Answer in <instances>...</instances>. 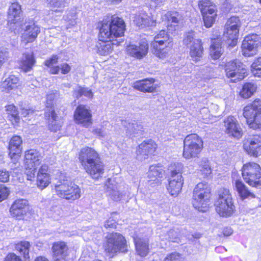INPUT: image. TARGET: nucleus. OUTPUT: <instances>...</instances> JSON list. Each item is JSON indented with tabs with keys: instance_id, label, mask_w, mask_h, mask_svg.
I'll return each mask as SVG.
<instances>
[{
	"instance_id": "nucleus-24",
	"label": "nucleus",
	"mask_w": 261,
	"mask_h": 261,
	"mask_svg": "<svg viewBox=\"0 0 261 261\" xmlns=\"http://www.w3.org/2000/svg\"><path fill=\"white\" fill-rule=\"evenodd\" d=\"M158 145L152 139L143 141L137 147V154L144 156V159L149 156H154L157 153Z\"/></svg>"
},
{
	"instance_id": "nucleus-54",
	"label": "nucleus",
	"mask_w": 261,
	"mask_h": 261,
	"mask_svg": "<svg viewBox=\"0 0 261 261\" xmlns=\"http://www.w3.org/2000/svg\"><path fill=\"white\" fill-rule=\"evenodd\" d=\"M61 70L62 74H66L70 70V66H62Z\"/></svg>"
},
{
	"instance_id": "nucleus-13",
	"label": "nucleus",
	"mask_w": 261,
	"mask_h": 261,
	"mask_svg": "<svg viewBox=\"0 0 261 261\" xmlns=\"http://www.w3.org/2000/svg\"><path fill=\"white\" fill-rule=\"evenodd\" d=\"M41 155L36 149H28L25 151L24 167L27 179L33 180L35 177L37 166L41 163Z\"/></svg>"
},
{
	"instance_id": "nucleus-42",
	"label": "nucleus",
	"mask_w": 261,
	"mask_h": 261,
	"mask_svg": "<svg viewBox=\"0 0 261 261\" xmlns=\"http://www.w3.org/2000/svg\"><path fill=\"white\" fill-rule=\"evenodd\" d=\"M74 94L77 99H79L82 96H85L90 98H92L93 96V94L91 90L82 87H80L78 89L75 90Z\"/></svg>"
},
{
	"instance_id": "nucleus-14",
	"label": "nucleus",
	"mask_w": 261,
	"mask_h": 261,
	"mask_svg": "<svg viewBox=\"0 0 261 261\" xmlns=\"http://www.w3.org/2000/svg\"><path fill=\"white\" fill-rule=\"evenodd\" d=\"M13 246L14 250L19 255L14 252L9 253L5 256L3 261H23L21 256L25 260H30L31 244L29 241H20L15 243Z\"/></svg>"
},
{
	"instance_id": "nucleus-3",
	"label": "nucleus",
	"mask_w": 261,
	"mask_h": 261,
	"mask_svg": "<svg viewBox=\"0 0 261 261\" xmlns=\"http://www.w3.org/2000/svg\"><path fill=\"white\" fill-rule=\"evenodd\" d=\"M212 189L206 182H200L195 187L192 199L193 207L198 211L206 212L212 199Z\"/></svg>"
},
{
	"instance_id": "nucleus-9",
	"label": "nucleus",
	"mask_w": 261,
	"mask_h": 261,
	"mask_svg": "<svg viewBox=\"0 0 261 261\" xmlns=\"http://www.w3.org/2000/svg\"><path fill=\"white\" fill-rule=\"evenodd\" d=\"M55 190L59 197L70 202L79 199L81 196L80 187L67 178L60 180L55 185Z\"/></svg>"
},
{
	"instance_id": "nucleus-10",
	"label": "nucleus",
	"mask_w": 261,
	"mask_h": 261,
	"mask_svg": "<svg viewBox=\"0 0 261 261\" xmlns=\"http://www.w3.org/2000/svg\"><path fill=\"white\" fill-rule=\"evenodd\" d=\"M204 148V142L196 134L188 135L183 141L182 156L186 159L198 158Z\"/></svg>"
},
{
	"instance_id": "nucleus-31",
	"label": "nucleus",
	"mask_w": 261,
	"mask_h": 261,
	"mask_svg": "<svg viewBox=\"0 0 261 261\" xmlns=\"http://www.w3.org/2000/svg\"><path fill=\"white\" fill-rule=\"evenodd\" d=\"M209 56L213 60L219 59L223 53L222 41L220 35L211 39Z\"/></svg>"
},
{
	"instance_id": "nucleus-50",
	"label": "nucleus",
	"mask_w": 261,
	"mask_h": 261,
	"mask_svg": "<svg viewBox=\"0 0 261 261\" xmlns=\"http://www.w3.org/2000/svg\"><path fill=\"white\" fill-rule=\"evenodd\" d=\"M35 110L33 108H23L21 109V113L24 117H28L34 113Z\"/></svg>"
},
{
	"instance_id": "nucleus-23",
	"label": "nucleus",
	"mask_w": 261,
	"mask_h": 261,
	"mask_svg": "<svg viewBox=\"0 0 261 261\" xmlns=\"http://www.w3.org/2000/svg\"><path fill=\"white\" fill-rule=\"evenodd\" d=\"M23 140L20 136L14 135L10 138L8 145V155L11 159L18 160L22 153Z\"/></svg>"
},
{
	"instance_id": "nucleus-58",
	"label": "nucleus",
	"mask_w": 261,
	"mask_h": 261,
	"mask_svg": "<svg viewBox=\"0 0 261 261\" xmlns=\"http://www.w3.org/2000/svg\"><path fill=\"white\" fill-rule=\"evenodd\" d=\"M253 65H261V56L255 59Z\"/></svg>"
},
{
	"instance_id": "nucleus-53",
	"label": "nucleus",
	"mask_w": 261,
	"mask_h": 261,
	"mask_svg": "<svg viewBox=\"0 0 261 261\" xmlns=\"http://www.w3.org/2000/svg\"><path fill=\"white\" fill-rule=\"evenodd\" d=\"M34 261H49V260L44 256L40 255L36 257Z\"/></svg>"
},
{
	"instance_id": "nucleus-35",
	"label": "nucleus",
	"mask_w": 261,
	"mask_h": 261,
	"mask_svg": "<svg viewBox=\"0 0 261 261\" xmlns=\"http://www.w3.org/2000/svg\"><path fill=\"white\" fill-rule=\"evenodd\" d=\"M135 250L138 255L141 257H146L150 252L149 241L141 238H135L134 239Z\"/></svg>"
},
{
	"instance_id": "nucleus-34",
	"label": "nucleus",
	"mask_w": 261,
	"mask_h": 261,
	"mask_svg": "<svg viewBox=\"0 0 261 261\" xmlns=\"http://www.w3.org/2000/svg\"><path fill=\"white\" fill-rule=\"evenodd\" d=\"M134 23L140 28H144L156 25V20L145 12L136 14L134 17Z\"/></svg>"
},
{
	"instance_id": "nucleus-15",
	"label": "nucleus",
	"mask_w": 261,
	"mask_h": 261,
	"mask_svg": "<svg viewBox=\"0 0 261 261\" xmlns=\"http://www.w3.org/2000/svg\"><path fill=\"white\" fill-rule=\"evenodd\" d=\"M261 47V40L255 34H251L244 38L241 44V52L245 57H251L257 54L259 48Z\"/></svg>"
},
{
	"instance_id": "nucleus-62",
	"label": "nucleus",
	"mask_w": 261,
	"mask_h": 261,
	"mask_svg": "<svg viewBox=\"0 0 261 261\" xmlns=\"http://www.w3.org/2000/svg\"><path fill=\"white\" fill-rule=\"evenodd\" d=\"M3 58L2 57L1 53H0V65L3 63Z\"/></svg>"
},
{
	"instance_id": "nucleus-56",
	"label": "nucleus",
	"mask_w": 261,
	"mask_h": 261,
	"mask_svg": "<svg viewBox=\"0 0 261 261\" xmlns=\"http://www.w3.org/2000/svg\"><path fill=\"white\" fill-rule=\"evenodd\" d=\"M242 63L239 59H235L230 62V65H240Z\"/></svg>"
},
{
	"instance_id": "nucleus-60",
	"label": "nucleus",
	"mask_w": 261,
	"mask_h": 261,
	"mask_svg": "<svg viewBox=\"0 0 261 261\" xmlns=\"http://www.w3.org/2000/svg\"><path fill=\"white\" fill-rule=\"evenodd\" d=\"M111 4H117L121 3L123 0H108Z\"/></svg>"
},
{
	"instance_id": "nucleus-55",
	"label": "nucleus",
	"mask_w": 261,
	"mask_h": 261,
	"mask_svg": "<svg viewBox=\"0 0 261 261\" xmlns=\"http://www.w3.org/2000/svg\"><path fill=\"white\" fill-rule=\"evenodd\" d=\"M59 67L60 66H53L52 68L50 69V72L51 74L58 73L60 70Z\"/></svg>"
},
{
	"instance_id": "nucleus-20",
	"label": "nucleus",
	"mask_w": 261,
	"mask_h": 261,
	"mask_svg": "<svg viewBox=\"0 0 261 261\" xmlns=\"http://www.w3.org/2000/svg\"><path fill=\"white\" fill-rule=\"evenodd\" d=\"M44 115L49 130L56 132L61 129L62 124L59 121L58 112L56 110L53 103L45 106Z\"/></svg>"
},
{
	"instance_id": "nucleus-47",
	"label": "nucleus",
	"mask_w": 261,
	"mask_h": 261,
	"mask_svg": "<svg viewBox=\"0 0 261 261\" xmlns=\"http://www.w3.org/2000/svg\"><path fill=\"white\" fill-rule=\"evenodd\" d=\"M233 233V230L229 226H226L223 227L218 234L219 238L228 237L231 236Z\"/></svg>"
},
{
	"instance_id": "nucleus-2",
	"label": "nucleus",
	"mask_w": 261,
	"mask_h": 261,
	"mask_svg": "<svg viewBox=\"0 0 261 261\" xmlns=\"http://www.w3.org/2000/svg\"><path fill=\"white\" fill-rule=\"evenodd\" d=\"M78 158L84 170L92 178L97 180L102 176L105 165L100 154L94 148L85 146L81 148Z\"/></svg>"
},
{
	"instance_id": "nucleus-63",
	"label": "nucleus",
	"mask_w": 261,
	"mask_h": 261,
	"mask_svg": "<svg viewBox=\"0 0 261 261\" xmlns=\"http://www.w3.org/2000/svg\"><path fill=\"white\" fill-rule=\"evenodd\" d=\"M92 261H102V260L101 259H95Z\"/></svg>"
},
{
	"instance_id": "nucleus-32",
	"label": "nucleus",
	"mask_w": 261,
	"mask_h": 261,
	"mask_svg": "<svg viewBox=\"0 0 261 261\" xmlns=\"http://www.w3.org/2000/svg\"><path fill=\"white\" fill-rule=\"evenodd\" d=\"M148 47V44L146 41H142L139 45H128L127 47V51L131 56L141 59L147 54Z\"/></svg>"
},
{
	"instance_id": "nucleus-5",
	"label": "nucleus",
	"mask_w": 261,
	"mask_h": 261,
	"mask_svg": "<svg viewBox=\"0 0 261 261\" xmlns=\"http://www.w3.org/2000/svg\"><path fill=\"white\" fill-rule=\"evenodd\" d=\"M105 253L112 255L111 257L118 253H126L128 251L127 241L122 234L117 232L109 233L102 243Z\"/></svg>"
},
{
	"instance_id": "nucleus-37",
	"label": "nucleus",
	"mask_w": 261,
	"mask_h": 261,
	"mask_svg": "<svg viewBox=\"0 0 261 261\" xmlns=\"http://www.w3.org/2000/svg\"><path fill=\"white\" fill-rule=\"evenodd\" d=\"M234 186L241 200H244L246 199L255 197V194L249 190L241 179H237L235 181Z\"/></svg>"
},
{
	"instance_id": "nucleus-30",
	"label": "nucleus",
	"mask_w": 261,
	"mask_h": 261,
	"mask_svg": "<svg viewBox=\"0 0 261 261\" xmlns=\"http://www.w3.org/2000/svg\"><path fill=\"white\" fill-rule=\"evenodd\" d=\"M5 108L7 120L13 127L19 126L21 118L17 107L11 103L7 105Z\"/></svg>"
},
{
	"instance_id": "nucleus-27",
	"label": "nucleus",
	"mask_w": 261,
	"mask_h": 261,
	"mask_svg": "<svg viewBox=\"0 0 261 261\" xmlns=\"http://www.w3.org/2000/svg\"><path fill=\"white\" fill-rule=\"evenodd\" d=\"M23 11L21 6L18 2H13L10 5L7 11L8 22L10 24H16L23 21Z\"/></svg>"
},
{
	"instance_id": "nucleus-36",
	"label": "nucleus",
	"mask_w": 261,
	"mask_h": 261,
	"mask_svg": "<svg viewBox=\"0 0 261 261\" xmlns=\"http://www.w3.org/2000/svg\"><path fill=\"white\" fill-rule=\"evenodd\" d=\"M239 30L224 27L223 36L225 38V42L228 47H234L238 42Z\"/></svg>"
},
{
	"instance_id": "nucleus-11",
	"label": "nucleus",
	"mask_w": 261,
	"mask_h": 261,
	"mask_svg": "<svg viewBox=\"0 0 261 261\" xmlns=\"http://www.w3.org/2000/svg\"><path fill=\"white\" fill-rule=\"evenodd\" d=\"M244 181L252 187L261 186V166L255 162H248L241 169Z\"/></svg>"
},
{
	"instance_id": "nucleus-16",
	"label": "nucleus",
	"mask_w": 261,
	"mask_h": 261,
	"mask_svg": "<svg viewBox=\"0 0 261 261\" xmlns=\"http://www.w3.org/2000/svg\"><path fill=\"white\" fill-rule=\"evenodd\" d=\"M73 119L75 123L83 127L88 128L93 123L92 112L90 109L85 105H79L75 108Z\"/></svg>"
},
{
	"instance_id": "nucleus-43",
	"label": "nucleus",
	"mask_w": 261,
	"mask_h": 261,
	"mask_svg": "<svg viewBox=\"0 0 261 261\" xmlns=\"http://www.w3.org/2000/svg\"><path fill=\"white\" fill-rule=\"evenodd\" d=\"M166 18L169 22L178 24L179 23L180 15L177 11H169L165 15Z\"/></svg>"
},
{
	"instance_id": "nucleus-7",
	"label": "nucleus",
	"mask_w": 261,
	"mask_h": 261,
	"mask_svg": "<svg viewBox=\"0 0 261 261\" xmlns=\"http://www.w3.org/2000/svg\"><path fill=\"white\" fill-rule=\"evenodd\" d=\"M243 116L250 128L261 130V99L255 98L246 105L243 109Z\"/></svg>"
},
{
	"instance_id": "nucleus-51",
	"label": "nucleus",
	"mask_w": 261,
	"mask_h": 261,
	"mask_svg": "<svg viewBox=\"0 0 261 261\" xmlns=\"http://www.w3.org/2000/svg\"><path fill=\"white\" fill-rule=\"evenodd\" d=\"M58 57L56 55H52L45 61V65H51L56 64L58 61Z\"/></svg>"
},
{
	"instance_id": "nucleus-46",
	"label": "nucleus",
	"mask_w": 261,
	"mask_h": 261,
	"mask_svg": "<svg viewBox=\"0 0 261 261\" xmlns=\"http://www.w3.org/2000/svg\"><path fill=\"white\" fill-rule=\"evenodd\" d=\"M10 194L9 188L5 186L0 185V202L6 200Z\"/></svg>"
},
{
	"instance_id": "nucleus-44",
	"label": "nucleus",
	"mask_w": 261,
	"mask_h": 261,
	"mask_svg": "<svg viewBox=\"0 0 261 261\" xmlns=\"http://www.w3.org/2000/svg\"><path fill=\"white\" fill-rule=\"evenodd\" d=\"M163 261H184L182 254L177 252H173L168 254Z\"/></svg>"
},
{
	"instance_id": "nucleus-64",
	"label": "nucleus",
	"mask_w": 261,
	"mask_h": 261,
	"mask_svg": "<svg viewBox=\"0 0 261 261\" xmlns=\"http://www.w3.org/2000/svg\"><path fill=\"white\" fill-rule=\"evenodd\" d=\"M32 67V66H26V67H27V70H29V69H31Z\"/></svg>"
},
{
	"instance_id": "nucleus-21",
	"label": "nucleus",
	"mask_w": 261,
	"mask_h": 261,
	"mask_svg": "<svg viewBox=\"0 0 261 261\" xmlns=\"http://www.w3.org/2000/svg\"><path fill=\"white\" fill-rule=\"evenodd\" d=\"M53 261H68L69 248L67 243L63 241L53 243L51 248Z\"/></svg>"
},
{
	"instance_id": "nucleus-48",
	"label": "nucleus",
	"mask_w": 261,
	"mask_h": 261,
	"mask_svg": "<svg viewBox=\"0 0 261 261\" xmlns=\"http://www.w3.org/2000/svg\"><path fill=\"white\" fill-rule=\"evenodd\" d=\"M10 173L5 169H0V182L5 183L9 181Z\"/></svg>"
},
{
	"instance_id": "nucleus-38",
	"label": "nucleus",
	"mask_w": 261,
	"mask_h": 261,
	"mask_svg": "<svg viewBox=\"0 0 261 261\" xmlns=\"http://www.w3.org/2000/svg\"><path fill=\"white\" fill-rule=\"evenodd\" d=\"M257 90V85L252 82H245L242 86L239 95L243 99H247L251 98L256 92Z\"/></svg>"
},
{
	"instance_id": "nucleus-6",
	"label": "nucleus",
	"mask_w": 261,
	"mask_h": 261,
	"mask_svg": "<svg viewBox=\"0 0 261 261\" xmlns=\"http://www.w3.org/2000/svg\"><path fill=\"white\" fill-rule=\"evenodd\" d=\"M172 47L169 33L165 30H160L150 42V51L156 57L164 59L167 57Z\"/></svg>"
},
{
	"instance_id": "nucleus-41",
	"label": "nucleus",
	"mask_w": 261,
	"mask_h": 261,
	"mask_svg": "<svg viewBox=\"0 0 261 261\" xmlns=\"http://www.w3.org/2000/svg\"><path fill=\"white\" fill-rule=\"evenodd\" d=\"M21 62L22 65H34L36 59L33 52L24 53L22 55Z\"/></svg>"
},
{
	"instance_id": "nucleus-1",
	"label": "nucleus",
	"mask_w": 261,
	"mask_h": 261,
	"mask_svg": "<svg viewBox=\"0 0 261 261\" xmlns=\"http://www.w3.org/2000/svg\"><path fill=\"white\" fill-rule=\"evenodd\" d=\"M98 42L96 45L97 52L101 55L110 54L114 45H120L118 38L124 37L126 24L122 17L115 15L107 17L97 24Z\"/></svg>"
},
{
	"instance_id": "nucleus-61",
	"label": "nucleus",
	"mask_w": 261,
	"mask_h": 261,
	"mask_svg": "<svg viewBox=\"0 0 261 261\" xmlns=\"http://www.w3.org/2000/svg\"><path fill=\"white\" fill-rule=\"evenodd\" d=\"M93 132H94V133L96 134H100L101 133V130L100 129H98V128H96V129H94L93 130Z\"/></svg>"
},
{
	"instance_id": "nucleus-12",
	"label": "nucleus",
	"mask_w": 261,
	"mask_h": 261,
	"mask_svg": "<svg viewBox=\"0 0 261 261\" xmlns=\"http://www.w3.org/2000/svg\"><path fill=\"white\" fill-rule=\"evenodd\" d=\"M204 25L206 28H211L218 17V7L211 0H200L198 3Z\"/></svg>"
},
{
	"instance_id": "nucleus-18",
	"label": "nucleus",
	"mask_w": 261,
	"mask_h": 261,
	"mask_svg": "<svg viewBox=\"0 0 261 261\" xmlns=\"http://www.w3.org/2000/svg\"><path fill=\"white\" fill-rule=\"evenodd\" d=\"M243 147L246 153L251 156L257 158L261 155V135L254 134L245 138Z\"/></svg>"
},
{
	"instance_id": "nucleus-57",
	"label": "nucleus",
	"mask_w": 261,
	"mask_h": 261,
	"mask_svg": "<svg viewBox=\"0 0 261 261\" xmlns=\"http://www.w3.org/2000/svg\"><path fill=\"white\" fill-rule=\"evenodd\" d=\"M166 0H148L151 3H153L156 5H159L163 3H164Z\"/></svg>"
},
{
	"instance_id": "nucleus-22",
	"label": "nucleus",
	"mask_w": 261,
	"mask_h": 261,
	"mask_svg": "<svg viewBox=\"0 0 261 261\" xmlns=\"http://www.w3.org/2000/svg\"><path fill=\"white\" fill-rule=\"evenodd\" d=\"M51 182V174L49 166L47 164H43L37 171L36 185L38 189L43 190Z\"/></svg>"
},
{
	"instance_id": "nucleus-17",
	"label": "nucleus",
	"mask_w": 261,
	"mask_h": 261,
	"mask_svg": "<svg viewBox=\"0 0 261 261\" xmlns=\"http://www.w3.org/2000/svg\"><path fill=\"white\" fill-rule=\"evenodd\" d=\"M224 132L229 137L240 139L243 136V129L237 118L232 115L226 116L223 120Z\"/></svg>"
},
{
	"instance_id": "nucleus-33",
	"label": "nucleus",
	"mask_w": 261,
	"mask_h": 261,
	"mask_svg": "<svg viewBox=\"0 0 261 261\" xmlns=\"http://www.w3.org/2000/svg\"><path fill=\"white\" fill-rule=\"evenodd\" d=\"M225 71L228 78L233 79L236 82L243 80L247 75L246 69L242 66H225Z\"/></svg>"
},
{
	"instance_id": "nucleus-8",
	"label": "nucleus",
	"mask_w": 261,
	"mask_h": 261,
	"mask_svg": "<svg viewBox=\"0 0 261 261\" xmlns=\"http://www.w3.org/2000/svg\"><path fill=\"white\" fill-rule=\"evenodd\" d=\"M169 170L170 175L167 189L171 196L176 197L180 193L184 185V179L182 175L184 166L180 163H171L169 166Z\"/></svg>"
},
{
	"instance_id": "nucleus-19",
	"label": "nucleus",
	"mask_w": 261,
	"mask_h": 261,
	"mask_svg": "<svg viewBox=\"0 0 261 261\" xmlns=\"http://www.w3.org/2000/svg\"><path fill=\"white\" fill-rule=\"evenodd\" d=\"M24 24L23 32L21 36V41L26 45L36 41L40 33V28L34 20L25 21Z\"/></svg>"
},
{
	"instance_id": "nucleus-4",
	"label": "nucleus",
	"mask_w": 261,
	"mask_h": 261,
	"mask_svg": "<svg viewBox=\"0 0 261 261\" xmlns=\"http://www.w3.org/2000/svg\"><path fill=\"white\" fill-rule=\"evenodd\" d=\"M214 206L216 213L221 217L229 218L236 212V207L232 195L230 191L225 188L218 191Z\"/></svg>"
},
{
	"instance_id": "nucleus-49",
	"label": "nucleus",
	"mask_w": 261,
	"mask_h": 261,
	"mask_svg": "<svg viewBox=\"0 0 261 261\" xmlns=\"http://www.w3.org/2000/svg\"><path fill=\"white\" fill-rule=\"evenodd\" d=\"M117 222L116 220L109 218L107 219L104 224V227L106 229H116L117 228Z\"/></svg>"
},
{
	"instance_id": "nucleus-26",
	"label": "nucleus",
	"mask_w": 261,
	"mask_h": 261,
	"mask_svg": "<svg viewBox=\"0 0 261 261\" xmlns=\"http://www.w3.org/2000/svg\"><path fill=\"white\" fill-rule=\"evenodd\" d=\"M186 44H191L190 46V56L195 61H199L203 53V43L201 39H194L193 37L187 36L184 39Z\"/></svg>"
},
{
	"instance_id": "nucleus-28",
	"label": "nucleus",
	"mask_w": 261,
	"mask_h": 261,
	"mask_svg": "<svg viewBox=\"0 0 261 261\" xmlns=\"http://www.w3.org/2000/svg\"><path fill=\"white\" fill-rule=\"evenodd\" d=\"M28 203L27 200L23 199L15 200L10 208L11 216L17 220H21L27 214Z\"/></svg>"
},
{
	"instance_id": "nucleus-25",
	"label": "nucleus",
	"mask_w": 261,
	"mask_h": 261,
	"mask_svg": "<svg viewBox=\"0 0 261 261\" xmlns=\"http://www.w3.org/2000/svg\"><path fill=\"white\" fill-rule=\"evenodd\" d=\"M155 80L152 77L145 78L136 81L133 84L134 89L142 93H151L156 92L159 86L155 84Z\"/></svg>"
},
{
	"instance_id": "nucleus-39",
	"label": "nucleus",
	"mask_w": 261,
	"mask_h": 261,
	"mask_svg": "<svg viewBox=\"0 0 261 261\" xmlns=\"http://www.w3.org/2000/svg\"><path fill=\"white\" fill-rule=\"evenodd\" d=\"M20 85V82L18 77L10 75L3 82L2 87L6 92L17 89Z\"/></svg>"
},
{
	"instance_id": "nucleus-45",
	"label": "nucleus",
	"mask_w": 261,
	"mask_h": 261,
	"mask_svg": "<svg viewBox=\"0 0 261 261\" xmlns=\"http://www.w3.org/2000/svg\"><path fill=\"white\" fill-rule=\"evenodd\" d=\"M200 171L203 177H206L212 173V170L209 164L204 162L201 165Z\"/></svg>"
},
{
	"instance_id": "nucleus-29",
	"label": "nucleus",
	"mask_w": 261,
	"mask_h": 261,
	"mask_svg": "<svg viewBox=\"0 0 261 261\" xmlns=\"http://www.w3.org/2000/svg\"><path fill=\"white\" fill-rule=\"evenodd\" d=\"M164 166L160 163L153 164L149 167L147 177L149 181L157 185L161 184V179L163 177L165 171Z\"/></svg>"
},
{
	"instance_id": "nucleus-52",
	"label": "nucleus",
	"mask_w": 261,
	"mask_h": 261,
	"mask_svg": "<svg viewBox=\"0 0 261 261\" xmlns=\"http://www.w3.org/2000/svg\"><path fill=\"white\" fill-rule=\"evenodd\" d=\"M251 71L253 75L255 77H261V67H257V66H251Z\"/></svg>"
},
{
	"instance_id": "nucleus-59",
	"label": "nucleus",
	"mask_w": 261,
	"mask_h": 261,
	"mask_svg": "<svg viewBox=\"0 0 261 261\" xmlns=\"http://www.w3.org/2000/svg\"><path fill=\"white\" fill-rule=\"evenodd\" d=\"M202 236V234L200 233H198V232H196V233H194L193 235H192V238H193L194 239H200Z\"/></svg>"
},
{
	"instance_id": "nucleus-40",
	"label": "nucleus",
	"mask_w": 261,
	"mask_h": 261,
	"mask_svg": "<svg viewBox=\"0 0 261 261\" xmlns=\"http://www.w3.org/2000/svg\"><path fill=\"white\" fill-rule=\"evenodd\" d=\"M241 27V22L238 16H232L226 21L224 27L239 30Z\"/></svg>"
}]
</instances>
